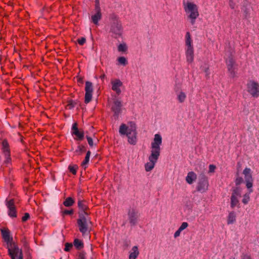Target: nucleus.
Wrapping results in <instances>:
<instances>
[{"mask_svg": "<svg viewBox=\"0 0 259 259\" xmlns=\"http://www.w3.org/2000/svg\"><path fill=\"white\" fill-rule=\"evenodd\" d=\"M162 144V137L159 134H155L154 141L151 143V155L149 157V162L145 164V170L147 171L151 170L154 167L160 155V147Z\"/></svg>", "mask_w": 259, "mask_h": 259, "instance_id": "1", "label": "nucleus"}, {"mask_svg": "<svg viewBox=\"0 0 259 259\" xmlns=\"http://www.w3.org/2000/svg\"><path fill=\"white\" fill-rule=\"evenodd\" d=\"M2 237L8 245L9 254L12 259H23L22 251L17 245L12 242L13 238L10 236V233L8 229H1Z\"/></svg>", "mask_w": 259, "mask_h": 259, "instance_id": "2", "label": "nucleus"}, {"mask_svg": "<svg viewBox=\"0 0 259 259\" xmlns=\"http://www.w3.org/2000/svg\"><path fill=\"white\" fill-rule=\"evenodd\" d=\"M109 28V32L111 33V36L113 37L117 38L121 36L123 28L120 21L115 16L111 17Z\"/></svg>", "mask_w": 259, "mask_h": 259, "instance_id": "3", "label": "nucleus"}, {"mask_svg": "<svg viewBox=\"0 0 259 259\" xmlns=\"http://www.w3.org/2000/svg\"><path fill=\"white\" fill-rule=\"evenodd\" d=\"M183 5L186 13L188 14V17L191 19V24H193L195 23V19L199 16L197 6L189 2H184Z\"/></svg>", "mask_w": 259, "mask_h": 259, "instance_id": "4", "label": "nucleus"}, {"mask_svg": "<svg viewBox=\"0 0 259 259\" xmlns=\"http://www.w3.org/2000/svg\"><path fill=\"white\" fill-rule=\"evenodd\" d=\"M122 101L120 98L114 95L112 97V104L111 105V110L114 113V116L116 119L118 118L119 115L122 112Z\"/></svg>", "mask_w": 259, "mask_h": 259, "instance_id": "5", "label": "nucleus"}, {"mask_svg": "<svg viewBox=\"0 0 259 259\" xmlns=\"http://www.w3.org/2000/svg\"><path fill=\"white\" fill-rule=\"evenodd\" d=\"M79 218L77 221L79 231L85 235L90 232L89 224L91 222L88 220L82 213H79Z\"/></svg>", "mask_w": 259, "mask_h": 259, "instance_id": "6", "label": "nucleus"}, {"mask_svg": "<svg viewBox=\"0 0 259 259\" xmlns=\"http://www.w3.org/2000/svg\"><path fill=\"white\" fill-rule=\"evenodd\" d=\"M233 51L226 52V62L227 65L228 71L230 73V76L234 77L235 76V62L232 55Z\"/></svg>", "mask_w": 259, "mask_h": 259, "instance_id": "7", "label": "nucleus"}, {"mask_svg": "<svg viewBox=\"0 0 259 259\" xmlns=\"http://www.w3.org/2000/svg\"><path fill=\"white\" fill-rule=\"evenodd\" d=\"M140 213L139 211L134 208H130L127 211V221L131 226H136L139 220Z\"/></svg>", "mask_w": 259, "mask_h": 259, "instance_id": "8", "label": "nucleus"}, {"mask_svg": "<svg viewBox=\"0 0 259 259\" xmlns=\"http://www.w3.org/2000/svg\"><path fill=\"white\" fill-rule=\"evenodd\" d=\"M208 186V183L207 177L203 173H201L199 176L197 190L199 192H204L207 189Z\"/></svg>", "mask_w": 259, "mask_h": 259, "instance_id": "9", "label": "nucleus"}, {"mask_svg": "<svg viewBox=\"0 0 259 259\" xmlns=\"http://www.w3.org/2000/svg\"><path fill=\"white\" fill-rule=\"evenodd\" d=\"M127 132H136V124L134 122H130L128 125L122 123L119 129V133L121 135H125Z\"/></svg>", "mask_w": 259, "mask_h": 259, "instance_id": "10", "label": "nucleus"}, {"mask_svg": "<svg viewBox=\"0 0 259 259\" xmlns=\"http://www.w3.org/2000/svg\"><path fill=\"white\" fill-rule=\"evenodd\" d=\"M243 174L244 175L246 186L247 189H249V193H251L253 192V190L251 188L253 184V178L251 174L250 168L246 167L243 170Z\"/></svg>", "mask_w": 259, "mask_h": 259, "instance_id": "11", "label": "nucleus"}, {"mask_svg": "<svg viewBox=\"0 0 259 259\" xmlns=\"http://www.w3.org/2000/svg\"><path fill=\"white\" fill-rule=\"evenodd\" d=\"M85 91L84 102L88 104L91 102L92 99L93 85L91 82L89 81L85 82Z\"/></svg>", "mask_w": 259, "mask_h": 259, "instance_id": "12", "label": "nucleus"}, {"mask_svg": "<svg viewBox=\"0 0 259 259\" xmlns=\"http://www.w3.org/2000/svg\"><path fill=\"white\" fill-rule=\"evenodd\" d=\"M247 90L254 97L259 96V84L254 81H250L247 83Z\"/></svg>", "mask_w": 259, "mask_h": 259, "instance_id": "13", "label": "nucleus"}, {"mask_svg": "<svg viewBox=\"0 0 259 259\" xmlns=\"http://www.w3.org/2000/svg\"><path fill=\"white\" fill-rule=\"evenodd\" d=\"M6 205L8 209V214L11 218H16L17 217V211L14 205V199L6 200Z\"/></svg>", "mask_w": 259, "mask_h": 259, "instance_id": "14", "label": "nucleus"}, {"mask_svg": "<svg viewBox=\"0 0 259 259\" xmlns=\"http://www.w3.org/2000/svg\"><path fill=\"white\" fill-rule=\"evenodd\" d=\"M71 134L72 135L76 136V138H75L74 139L76 140L81 141L84 138V133L83 131L79 130L77 127V123L76 122H75L72 124Z\"/></svg>", "mask_w": 259, "mask_h": 259, "instance_id": "15", "label": "nucleus"}, {"mask_svg": "<svg viewBox=\"0 0 259 259\" xmlns=\"http://www.w3.org/2000/svg\"><path fill=\"white\" fill-rule=\"evenodd\" d=\"M112 84V90L116 92L117 95L121 94V91L120 87L122 85V82L118 79L113 80L111 82Z\"/></svg>", "mask_w": 259, "mask_h": 259, "instance_id": "16", "label": "nucleus"}, {"mask_svg": "<svg viewBox=\"0 0 259 259\" xmlns=\"http://www.w3.org/2000/svg\"><path fill=\"white\" fill-rule=\"evenodd\" d=\"M3 152L6 157L5 162L7 164L10 162L11 160L10 151L8 148V143L7 141H4L2 142Z\"/></svg>", "mask_w": 259, "mask_h": 259, "instance_id": "17", "label": "nucleus"}, {"mask_svg": "<svg viewBox=\"0 0 259 259\" xmlns=\"http://www.w3.org/2000/svg\"><path fill=\"white\" fill-rule=\"evenodd\" d=\"M186 56L187 61L189 63H191L194 60V50L193 48H186Z\"/></svg>", "mask_w": 259, "mask_h": 259, "instance_id": "18", "label": "nucleus"}, {"mask_svg": "<svg viewBox=\"0 0 259 259\" xmlns=\"http://www.w3.org/2000/svg\"><path fill=\"white\" fill-rule=\"evenodd\" d=\"M137 132H127L125 135L128 137V142L132 145H135L137 142Z\"/></svg>", "mask_w": 259, "mask_h": 259, "instance_id": "19", "label": "nucleus"}, {"mask_svg": "<svg viewBox=\"0 0 259 259\" xmlns=\"http://www.w3.org/2000/svg\"><path fill=\"white\" fill-rule=\"evenodd\" d=\"M196 178L197 176L196 174L193 171H190L188 173L186 178V181L188 184H191L196 180Z\"/></svg>", "mask_w": 259, "mask_h": 259, "instance_id": "20", "label": "nucleus"}, {"mask_svg": "<svg viewBox=\"0 0 259 259\" xmlns=\"http://www.w3.org/2000/svg\"><path fill=\"white\" fill-rule=\"evenodd\" d=\"M78 206L79 208L82 211L81 213L83 214L84 215H88V212L86 211L88 209V207L86 205L85 202L79 199L78 201Z\"/></svg>", "mask_w": 259, "mask_h": 259, "instance_id": "21", "label": "nucleus"}, {"mask_svg": "<svg viewBox=\"0 0 259 259\" xmlns=\"http://www.w3.org/2000/svg\"><path fill=\"white\" fill-rule=\"evenodd\" d=\"M96 13L92 16V21L95 24H98L102 18L101 11H95Z\"/></svg>", "mask_w": 259, "mask_h": 259, "instance_id": "22", "label": "nucleus"}, {"mask_svg": "<svg viewBox=\"0 0 259 259\" xmlns=\"http://www.w3.org/2000/svg\"><path fill=\"white\" fill-rule=\"evenodd\" d=\"M185 44L186 48H193L192 45V39L191 38V35L189 32H187L185 35Z\"/></svg>", "mask_w": 259, "mask_h": 259, "instance_id": "23", "label": "nucleus"}, {"mask_svg": "<svg viewBox=\"0 0 259 259\" xmlns=\"http://www.w3.org/2000/svg\"><path fill=\"white\" fill-rule=\"evenodd\" d=\"M132 252L130 253L129 259H136L139 255L138 248L137 246H134L132 248Z\"/></svg>", "mask_w": 259, "mask_h": 259, "instance_id": "24", "label": "nucleus"}, {"mask_svg": "<svg viewBox=\"0 0 259 259\" xmlns=\"http://www.w3.org/2000/svg\"><path fill=\"white\" fill-rule=\"evenodd\" d=\"M73 244L74 246L78 250H80L84 246L83 242L81 240L77 238L74 239Z\"/></svg>", "mask_w": 259, "mask_h": 259, "instance_id": "25", "label": "nucleus"}, {"mask_svg": "<svg viewBox=\"0 0 259 259\" xmlns=\"http://www.w3.org/2000/svg\"><path fill=\"white\" fill-rule=\"evenodd\" d=\"M236 221V214L234 212H231L228 218L227 222L228 224H232Z\"/></svg>", "mask_w": 259, "mask_h": 259, "instance_id": "26", "label": "nucleus"}, {"mask_svg": "<svg viewBox=\"0 0 259 259\" xmlns=\"http://www.w3.org/2000/svg\"><path fill=\"white\" fill-rule=\"evenodd\" d=\"M91 155V152L90 151H88L87 153L86 156L85 157V158L84 160L81 163V165L84 167V168H85L87 167V165L88 164L89 160H90V157Z\"/></svg>", "mask_w": 259, "mask_h": 259, "instance_id": "27", "label": "nucleus"}, {"mask_svg": "<svg viewBox=\"0 0 259 259\" xmlns=\"http://www.w3.org/2000/svg\"><path fill=\"white\" fill-rule=\"evenodd\" d=\"M177 98L180 103H183L186 98V95L184 92H180L177 94Z\"/></svg>", "mask_w": 259, "mask_h": 259, "instance_id": "28", "label": "nucleus"}, {"mask_svg": "<svg viewBox=\"0 0 259 259\" xmlns=\"http://www.w3.org/2000/svg\"><path fill=\"white\" fill-rule=\"evenodd\" d=\"M74 201L71 197L67 198L63 202V204L66 207H69L73 205Z\"/></svg>", "mask_w": 259, "mask_h": 259, "instance_id": "29", "label": "nucleus"}, {"mask_svg": "<svg viewBox=\"0 0 259 259\" xmlns=\"http://www.w3.org/2000/svg\"><path fill=\"white\" fill-rule=\"evenodd\" d=\"M238 203V200L237 197L231 196V206L234 208Z\"/></svg>", "mask_w": 259, "mask_h": 259, "instance_id": "30", "label": "nucleus"}, {"mask_svg": "<svg viewBox=\"0 0 259 259\" xmlns=\"http://www.w3.org/2000/svg\"><path fill=\"white\" fill-rule=\"evenodd\" d=\"M127 49V47L125 44H121L118 47V50L119 52H124Z\"/></svg>", "mask_w": 259, "mask_h": 259, "instance_id": "31", "label": "nucleus"}, {"mask_svg": "<svg viewBox=\"0 0 259 259\" xmlns=\"http://www.w3.org/2000/svg\"><path fill=\"white\" fill-rule=\"evenodd\" d=\"M118 61L119 64L125 65L127 64V61L124 57H120L118 58Z\"/></svg>", "mask_w": 259, "mask_h": 259, "instance_id": "32", "label": "nucleus"}, {"mask_svg": "<svg viewBox=\"0 0 259 259\" xmlns=\"http://www.w3.org/2000/svg\"><path fill=\"white\" fill-rule=\"evenodd\" d=\"M250 193H246L243 196V198L242 199V202L246 204H247L248 201H249V199H250V197H249V194H250Z\"/></svg>", "mask_w": 259, "mask_h": 259, "instance_id": "33", "label": "nucleus"}, {"mask_svg": "<svg viewBox=\"0 0 259 259\" xmlns=\"http://www.w3.org/2000/svg\"><path fill=\"white\" fill-rule=\"evenodd\" d=\"M77 166L76 165H69L68 166V169L69 171L73 175H75L76 173V169L77 168Z\"/></svg>", "mask_w": 259, "mask_h": 259, "instance_id": "34", "label": "nucleus"}, {"mask_svg": "<svg viewBox=\"0 0 259 259\" xmlns=\"http://www.w3.org/2000/svg\"><path fill=\"white\" fill-rule=\"evenodd\" d=\"M231 196H234V197H235L240 196V190L238 187H237L233 190Z\"/></svg>", "mask_w": 259, "mask_h": 259, "instance_id": "35", "label": "nucleus"}, {"mask_svg": "<svg viewBox=\"0 0 259 259\" xmlns=\"http://www.w3.org/2000/svg\"><path fill=\"white\" fill-rule=\"evenodd\" d=\"M76 103V102H75L73 100H70L68 102L67 106L68 107L69 109H71L75 107Z\"/></svg>", "mask_w": 259, "mask_h": 259, "instance_id": "36", "label": "nucleus"}, {"mask_svg": "<svg viewBox=\"0 0 259 259\" xmlns=\"http://www.w3.org/2000/svg\"><path fill=\"white\" fill-rule=\"evenodd\" d=\"M95 11H101V8L100 7L99 0H95Z\"/></svg>", "mask_w": 259, "mask_h": 259, "instance_id": "37", "label": "nucleus"}, {"mask_svg": "<svg viewBox=\"0 0 259 259\" xmlns=\"http://www.w3.org/2000/svg\"><path fill=\"white\" fill-rule=\"evenodd\" d=\"M243 182V178L241 177H238L235 180V184L237 186L240 185Z\"/></svg>", "mask_w": 259, "mask_h": 259, "instance_id": "38", "label": "nucleus"}, {"mask_svg": "<svg viewBox=\"0 0 259 259\" xmlns=\"http://www.w3.org/2000/svg\"><path fill=\"white\" fill-rule=\"evenodd\" d=\"M73 245L72 243H65V247L64 248V250L65 251H70V249L72 247Z\"/></svg>", "mask_w": 259, "mask_h": 259, "instance_id": "39", "label": "nucleus"}, {"mask_svg": "<svg viewBox=\"0 0 259 259\" xmlns=\"http://www.w3.org/2000/svg\"><path fill=\"white\" fill-rule=\"evenodd\" d=\"M188 226V224L186 222H183L181 226L179 227V229L182 231L183 230H184V229H185Z\"/></svg>", "mask_w": 259, "mask_h": 259, "instance_id": "40", "label": "nucleus"}, {"mask_svg": "<svg viewBox=\"0 0 259 259\" xmlns=\"http://www.w3.org/2000/svg\"><path fill=\"white\" fill-rule=\"evenodd\" d=\"M77 259H85V253L84 251L80 252Z\"/></svg>", "mask_w": 259, "mask_h": 259, "instance_id": "41", "label": "nucleus"}, {"mask_svg": "<svg viewBox=\"0 0 259 259\" xmlns=\"http://www.w3.org/2000/svg\"><path fill=\"white\" fill-rule=\"evenodd\" d=\"M30 218V215L28 213H25L24 216L22 218V221L23 222H25L27 220H28V219Z\"/></svg>", "mask_w": 259, "mask_h": 259, "instance_id": "42", "label": "nucleus"}, {"mask_svg": "<svg viewBox=\"0 0 259 259\" xmlns=\"http://www.w3.org/2000/svg\"><path fill=\"white\" fill-rule=\"evenodd\" d=\"M85 38L84 37H81L77 39V41L80 45H83L85 42Z\"/></svg>", "mask_w": 259, "mask_h": 259, "instance_id": "43", "label": "nucleus"}, {"mask_svg": "<svg viewBox=\"0 0 259 259\" xmlns=\"http://www.w3.org/2000/svg\"><path fill=\"white\" fill-rule=\"evenodd\" d=\"M87 140H88L89 145L91 147H92L93 146V141L92 138L90 137L87 136Z\"/></svg>", "mask_w": 259, "mask_h": 259, "instance_id": "44", "label": "nucleus"}, {"mask_svg": "<svg viewBox=\"0 0 259 259\" xmlns=\"http://www.w3.org/2000/svg\"><path fill=\"white\" fill-rule=\"evenodd\" d=\"M215 166L213 164H210L209 166V172H212L214 171L215 169Z\"/></svg>", "mask_w": 259, "mask_h": 259, "instance_id": "45", "label": "nucleus"}, {"mask_svg": "<svg viewBox=\"0 0 259 259\" xmlns=\"http://www.w3.org/2000/svg\"><path fill=\"white\" fill-rule=\"evenodd\" d=\"M73 210H65L63 211V214L71 215V214H73Z\"/></svg>", "mask_w": 259, "mask_h": 259, "instance_id": "46", "label": "nucleus"}, {"mask_svg": "<svg viewBox=\"0 0 259 259\" xmlns=\"http://www.w3.org/2000/svg\"><path fill=\"white\" fill-rule=\"evenodd\" d=\"M84 147L83 146H78L77 147V149L76 150V152H82L84 151Z\"/></svg>", "mask_w": 259, "mask_h": 259, "instance_id": "47", "label": "nucleus"}, {"mask_svg": "<svg viewBox=\"0 0 259 259\" xmlns=\"http://www.w3.org/2000/svg\"><path fill=\"white\" fill-rule=\"evenodd\" d=\"M181 232L182 231L179 229H178V230L174 234V237L177 238L179 236Z\"/></svg>", "mask_w": 259, "mask_h": 259, "instance_id": "48", "label": "nucleus"}, {"mask_svg": "<svg viewBox=\"0 0 259 259\" xmlns=\"http://www.w3.org/2000/svg\"><path fill=\"white\" fill-rule=\"evenodd\" d=\"M204 71L205 72V75L206 76H208L209 75V74H210V71H209V68L208 67H205L204 69Z\"/></svg>", "mask_w": 259, "mask_h": 259, "instance_id": "49", "label": "nucleus"}, {"mask_svg": "<svg viewBox=\"0 0 259 259\" xmlns=\"http://www.w3.org/2000/svg\"><path fill=\"white\" fill-rule=\"evenodd\" d=\"M242 259H251V258L249 255L244 254L242 256Z\"/></svg>", "mask_w": 259, "mask_h": 259, "instance_id": "50", "label": "nucleus"}, {"mask_svg": "<svg viewBox=\"0 0 259 259\" xmlns=\"http://www.w3.org/2000/svg\"><path fill=\"white\" fill-rule=\"evenodd\" d=\"M105 77V74H103V75L100 76V78L101 79H102V80L104 79Z\"/></svg>", "mask_w": 259, "mask_h": 259, "instance_id": "51", "label": "nucleus"}, {"mask_svg": "<svg viewBox=\"0 0 259 259\" xmlns=\"http://www.w3.org/2000/svg\"><path fill=\"white\" fill-rule=\"evenodd\" d=\"M230 6L231 7V8H232V9H233V8H234V6H233V5H232V4H230Z\"/></svg>", "mask_w": 259, "mask_h": 259, "instance_id": "52", "label": "nucleus"}]
</instances>
